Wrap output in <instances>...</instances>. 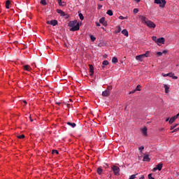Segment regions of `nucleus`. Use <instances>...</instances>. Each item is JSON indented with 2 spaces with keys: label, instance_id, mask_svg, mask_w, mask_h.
<instances>
[{
  "label": "nucleus",
  "instance_id": "obj_1",
  "mask_svg": "<svg viewBox=\"0 0 179 179\" xmlns=\"http://www.w3.org/2000/svg\"><path fill=\"white\" fill-rule=\"evenodd\" d=\"M139 18L141 20V23H143V24H146L148 27H150V29H155L156 27V24H154L153 22L148 20V18L143 15H140Z\"/></svg>",
  "mask_w": 179,
  "mask_h": 179
},
{
  "label": "nucleus",
  "instance_id": "obj_2",
  "mask_svg": "<svg viewBox=\"0 0 179 179\" xmlns=\"http://www.w3.org/2000/svg\"><path fill=\"white\" fill-rule=\"evenodd\" d=\"M69 27H71L70 29L71 31H78V30L80 29L79 22H78V20L70 21L69 22Z\"/></svg>",
  "mask_w": 179,
  "mask_h": 179
},
{
  "label": "nucleus",
  "instance_id": "obj_3",
  "mask_svg": "<svg viewBox=\"0 0 179 179\" xmlns=\"http://www.w3.org/2000/svg\"><path fill=\"white\" fill-rule=\"evenodd\" d=\"M111 90H113V86H108L107 89L102 92V96L103 97H108L110 94Z\"/></svg>",
  "mask_w": 179,
  "mask_h": 179
},
{
  "label": "nucleus",
  "instance_id": "obj_4",
  "mask_svg": "<svg viewBox=\"0 0 179 179\" xmlns=\"http://www.w3.org/2000/svg\"><path fill=\"white\" fill-rule=\"evenodd\" d=\"M155 3L159 5L160 8H164L166 6V0H155Z\"/></svg>",
  "mask_w": 179,
  "mask_h": 179
},
{
  "label": "nucleus",
  "instance_id": "obj_5",
  "mask_svg": "<svg viewBox=\"0 0 179 179\" xmlns=\"http://www.w3.org/2000/svg\"><path fill=\"white\" fill-rule=\"evenodd\" d=\"M111 169H112L115 176H120V167H118L117 166H113L111 167Z\"/></svg>",
  "mask_w": 179,
  "mask_h": 179
},
{
  "label": "nucleus",
  "instance_id": "obj_6",
  "mask_svg": "<svg viewBox=\"0 0 179 179\" xmlns=\"http://www.w3.org/2000/svg\"><path fill=\"white\" fill-rule=\"evenodd\" d=\"M47 24H51V26H57L58 21L57 20L47 21Z\"/></svg>",
  "mask_w": 179,
  "mask_h": 179
},
{
  "label": "nucleus",
  "instance_id": "obj_7",
  "mask_svg": "<svg viewBox=\"0 0 179 179\" xmlns=\"http://www.w3.org/2000/svg\"><path fill=\"white\" fill-rule=\"evenodd\" d=\"M164 41H165L164 38H163V37L162 38H159L157 41V44L158 45H160V44H164Z\"/></svg>",
  "mask_w": 179,
  "mask_h": 179
},
{
  "label": "nucleus",
  "instance_id": "obj_8",
  "mask_svg": "<svg viewBox=\"0 0 179 179\" xmlns=\"http://www.w3.org/2000/svg\"><path fill=\"white\" fill-rule=\"evenodd\" d=\"M90 66V76H93L94 73V68L93 67V65L89 64Z\"/></svg>",
  "mask_w": 179,
  "mask_h": 179
},
{
  "label": "nucleus",
  "instance_id": "obj_9",
  "mask_svg": "<svg viewBox=\"0 0 179 179\" xmlns=\"http://www.w3.org/2000/svg\"><path fill=\"white\" fill-rule=\"evenodd\" d=\"M99 23H101V24H103V26H107V22H106L105 17H101L99 20Z\"/></svg>",
  "mask_w": 179,
  "mask_h": 179
},
{
  "label": "nucleus",
  "instance_id": "obj_10",
  "mask_svg": "<svg viewBox=\"0 0 179 179\" xmlns=\"http://www.w3.org/2000/svg\"><path fill=\"white\" fill-rule=\"evenodd\" d=\"M178 118V115H175L169 120V124H171Z\"/></svg>",
  "mask_w": 179,
  "mask_h": 179
},
{
  "label": "nucleus",
  "instance_id": "obj_11",
  "mask_svg": "<svg viewBox=\"0 0 179 179\" xmlns=\"http://www.w3.org/2000/svg\"><path fill=\"white\" fill-rule=\"evenodd\" d=\"M143 58H145L143 57V55H138V56L136 57V59L137 61H140L141 62H142L143 61Z\"/></svg>",
  "mask_w": 179,
  "mask_h": 179
},
{
  "label": "nucleus",
  "instance_id": "obj_12",
  "mask_svg": "<svg viewBox=\"0 0 179 179\" xmlns=\"http://www.w3.org/2000/svg\"><path fill=\"white\" fill-rule=\"evenodd\" d=\"M141 132H142V134H143V135L145 136H146L148 135V128H146V127L143 128L141 129Z\"/></svg>",
  "mask_w": 179,
  "mask_h": 179
},
{
  "label": "nucleus",
  "instance_id": "obj_13",
  "mask_svg": "<svg viewBox=\"0 0 179 179\" xmlns=\"http://www.w3.org/2000/svg\"><path fill=\"white\" fill-rule=\"evenodd\" d=\"M168 76H169V78H172L173 79H178V77L174 76V73H169Z\"/></svg>",
  "mask_w": 179,
  "mask_h": 179
},
{
  "label": "nucleus",
  "instance_id": "obj_14",
  "mask_svg": "<svg viewBox=\"0 0 179 179\" xmlns=\"http://www.w3.org/2000/svg\"><path fill=\"white\" fill-rule=\"evenodd\" d=\"M23 69H24V71H27L28 72H30L31 67H30V66L29 65H24L23 66Z\"/></svg>",
  "mask_w": 179,
  "mask_h": 179
},
{
  "label": "nucleus",
  "instance_id": "obj_15",
  "mask_svg": "<svg viewBox=\"0 0 179 179\" xmlns=\"http://www.w3.org/2000/svg\"><path fill=\"white\" fill-rule=\"evenodd\" d=\"M156 167H157V169L159 170V171H162V169H163V164L159 163L156 166Z\"/></svg>",
  "mask_w": 179,
  "mask_h": 179
},
{
  "label": "nucleus",
  "instance_id": "obj_16",
  "mask_svg": "<svg viewBox=\"0 0 179 179\" xmlns=\"http://www.w3.org/2000/svg\"><path fill=\"white\" fill-rule=\"evenodd\" d=\"M96 172L99 174V176H101V174H103V169H101V167H99L96 169Z\"/></svg>",
  "mask_w": 179,
  "mask_h": 179
},
{
  "label": "nucleus",
  "instance_id": "obj_17",
  "mask_svg": "<svg viewBox=\"0 0 179 179\" xmlns=\"http://www.w3.org/2000/svg\"><path fill=\"white\" fill-rule=\"evenodd\" d=\"M143 162H150V158H149V155H145L143 159Z\"/></svg>",
  "mask_w": 179,
  "mask_h": 179
},
{
  "label": "nucleus",
  "instance_id": "obj_18",
  "mask_svg": "<svg viewBox=\"0 0 179 179\" xmlns=\"http://www.w3.org/2000/svg\"><path fill=\"white\" fill-rule=\"evenodd\" d=\"M164 88L165 89V93H169L170 92V90H169L170 89V87L167 85H164Z\"/></svg>",
  "mask_w": 179,
  "mask_h": 179
},
{
  "label": "nucleus",
  "instance_id": "obj_19",
  "mask_svg": "<svg viewBox=\"0 0 179 179\" xmlns=\"http://www.w3.org/2000/svg\"><path fill=\"white\" fill-rule=\"evenodd\" d=\"M57 13H59L61 16H64L65 14V12L62 11L61 9H57Z\"/></svg>",
  "mask_w": 179,
  "mask_h": 179
},
{
  "label": "nucleus",
  "instance_id": "obj_20",
  "mask_svg": "<svg viewBox=\"0 0 179 179\" xmlns=\"http://www.w3.org/2000/svg\"><path fill=\"white\" fill-rule=\"evenodd\" d=\"M57 2L59 3V6H65V1L62 2V0H57Z\"/></svg>",
  "mask_w": 179,
  "mask_h": 179
},
{
  "label": "nucleus",
  "instance_id": "obj_21",
  "mask_svg": "<svg viewBox=\"0 0 179 179\" xmlns=\"http://www.w3.org/2000/svg\"><path fill=\"white\" fill-rule=\"evenodd\" d=\"M122 34H124V36H126V37H128L129 34H128V31L127 29H123L122 31Z\"/></svg>",
  "mask_w": 179,
  "mask_h": 179
},
{
  "label": "nucleus",
  "instance_id": "obj_22",
  "mask_svg": "<svg viewBox=\"0 0 179 179\" xmlns=\"http://www.w3.org/2000/svg\"><path fill=\"white\" fill-rule=\"evenodd\" d=\"M67 125H70V127H71L72 128H75V127H76V123H71V122H68Z\"/></svg>",
  "mask_w": 179,
  "mask_h": 179
},
{
  "label": "nucleus",
  "instance_id": "obj_23",
  "mask_svg": "<svg viewBox=\"0 0 179 179\" xmlns=\"http://www.w3.org/2000/svg\"><path fill=\"white\" fill-rule=\"evenodd\" d=\"M78 16H79L80 20H83V19H85V17H83V14H82V13H80V11H78Z\"/></svg>",
  "mask_w": 179,
  "mask_h": 179
},
{
  "label": "nucleus",
  "instance_id": "obj_24",
  "mask_svg": "<svg viewBox=\"0 0 179 179\" xmlns=\"http://www.w3.org/2000/svg\"><path fill=\"white\" fill-rule=\"evenodd\" d=\"M112 62L113 64H117V62H118V59L115 57H113Z\"/></svg>",
  "mask_w": 179,
  "mask_h": 179
},
{
  "label": "nucleus",
  "instance_id": "obj_25",
  "mask_svg": "<svg viewBox=\"0 0 179 179\" xmlns=\"http://www.w3.org/2000/svg\"><path fill=\"white\" fill-rule=\"evenodd\" d=\"M9 5H10V1L9 0H8L6 2V9H9Z\"/></svg>",
  "mask_w": 179,
  "mask_h": 179
},
{
  "label": "nucleus",
  "instance_id": "obj_26",
  "mask_svg": "<svg viewBox=\"0 0 179 179\" xmlns=\"http://www.w3.org/2000/svg\"><path fill=\"white\" fill-rule=\"evenodd\" d=\"M141 87L142 86H141L140 85H137V87L135 89L136 92H141Z\"/></svg>",
  "mask_w": 179,
  "mask_h": 179
},
{
  "label": "nucleus",
  "instance_id": "obj_27",
  "mask_svg": "<svg viewBox=\"0 0 179 179\" xmlns=\"http://www.w3.org/2000/svg\"><path fill=\"white\" fill-rule=\"evenodd\" d=\"M108 64H109V62H108V61H107V60H105V61H103V62H102V65H103V66H107V65H108Z\"/></svg>",
  "mask_w": 179,
  "mask_h": 179
},
{
  "label": "nucleus",
  "instance_id": "obj_28",
  "mask_svg": "<svg viewBox=\"0 0 179 179\" xmlns=\"http://www.w3.org/2000/svg\"><path fill=\"white\" fill-rule=\"evenodd\" d=\"M107 15H108L109 16H113V10H108V11L106 12Z\"/></svg>",
  "mask_w": 179,
  "mask_h": 179
},
{
  "label": "nucleus",
  "instance_id": "obj_29",
  "mask_svg": "<svg viewBox=\"0 0 179 179\" xmlns=\"http://www.w3.org/2000/svg\"><path fill=\"white\" fill-rule=\"evenodd\" d=\"M150 54V52L147 51L145 54H143V57L145 58V57H149V55Z\"/></svg>",
  "mask_w": 179,
  "mask_h": 179
},
{
  "label": "nucleus",
  "instance_id": "obj_30",
  "mask_svg": "<svg viewBox=\"0 0 179 179\" xmlns=\"http://www.w3.org/2000/svg\"><path fill=\"white\" fill-rule=\"evenodd\" d=\"M40 3L41 5L45 6V5H47V1H45V0H41Z\"/></svg>",
  "mask_w": 179,
  "mask_h": 179
},
{
  "label": "nucleus",
  "instance_id": "obj_31",
  "mask_svg": "<svg viewBox=\"0 0 179 179\" xmlns=\"http://www.w3.org/2000/svg\"><path fill=\"white\" fill-rule=\"evenodd\" d=\"M119 19H120V20H125V19H128V16L124 17V16H122V15H120V16L119 17Z\"/></svg>",
  "mask_w": 179,
  "mask_h": 179
},
{
  "label": "nucleus",
  "instance_id": "obj_32",
  "mask_svg": "<svg viewBox=\"0 0 179 179\" xmlns=\"http://www.w3.org/2000/svg\"><path fill=\"white\" fill-rule=\"evenodd\" d=\"M136 176H138V173L134 174V175H131L129 179H135L136 178Z\"/></svg>",
  "mask_w": 179,
  "mask_h": 179
},
{
  "label": "nucleus",
  "instance_id": "obj_33",
  "mask_svg": "<svg viewBox=\"0 0 179 179\" xmlns=\"http://www.w3.org/2000/svg\"><path fill=\"white\" fill-rule=\"evenodd\" d=\"M152 40L153 41H155V43H157V40H158L157 37H156V36H152Z\"/></svg>",
  "mask_w": 179,
  "mask_h": 179
},
{
  "label": "nucleus",
  "instance_id": "obj_34",
  "mask_svg": "<svg viewBox=\"0 0 179 179\" xmlns=\"http://www.w3.org/2000/svg\"><path fill=\"white\" fill-rule=\"evenodd\" d=\"M90 39L92 41H96V37H94V36L91 35L90 36Z\"/></svg>",
  "mask_w": 179,
  "mask_h": 179
},
{
  "label": "nucleus",
  "instance_id": "obj_35",
  "mask_svg": "<svg viewBox=\"0 0 179 179\" xmlns=\"http://www.w3.org/2000/svg\"><path fill=\"white\" fill-rule=\"evenodd\" d=\"M17 138H18V139H24V135L22 134V135L17 136Z\"/></svg>",
  "mask_w": 179,
  "mask_h": 179
},
{
  "label": "nucleus",
  "instance_id": "obj_36",
  "mask_svg": "<svg viewBox=\"0 0 179 179\" xmlns=\"http://www.w3.org/2000/svg\"><path fill=\"white\" fill-rule=\"evenodd\" d=\"M52 155H55V153H56V155H58L59 152L57 150H52Z\"/></svg>",
  "mask_w": 179,
  "mask_h": 179
},
{
  "label": "nucleus",
  "instance_id": "obj_37",
  "mask_svg": "<svg viewBox=\"0 0 179 179\" xmlns=\"http://www.w3.org/2000/svg\"><path fill=\"white\" fill-rule=\"evenodd\" d=\"M162 55H163V52H157V57H162Z\"/></svg>",
  "mask_w": 179,
  "mask_h": 179
},
{
  "label": "nucleus",
  "instance_id": "obj_38",
  "mask_svg": "<svg viewBox=\"0 0 179 179\" xmlns=\"http://www.w3.org/2000/svg\"><path fill=\"white\" fill-rule=\"evenodd\" d=\"M178 131H179V127L173 129L172 131H171V134H174V132H178Z\"/></svg>",
  "mask_w": 179,
  "mask_h": 179
},
{
  "label": "nucleus",
  "instance_id": "obj_39",
  "mask_svg": "<svg viewBox=\"0 0 179 179\" xmlns=\"http://www.w3.org/2000/svg\"><path fill=\"white\" fill-rule=\"evenodd\" d=\"M63 17H65V19H68L69 17V15L64 13Z\"/></svg>",
  "mask_w": 179,
  "mask_h": 179
},
{
  "label": "nucleus",
  "instance_id": "obj_40",
  "mask_svg": "<svg viewBox=\"0 0 179 179\" xmlns=\"http://www.w3.org/2000/svg\"><path fill=\"white\" fill-rule=\"evenodd\" d=\"M121 31V27H117V30L116 31V33H120Z\"/></svg>",
  "mask_w": 179,
  "mask_h": 179
},
{
  "label": "nucleus",
  "instance_id": "obj_41",
  "mask_svg": "<svg viewBox=\"0 0 179 179\" xmlns=\"http://www.w3.org/2000/svg\"><path fill=\"white\" fill-rule=\"evenodd\" d=\"M177 125L178 124L171 126V128H170L171 131H173V129H174V128H176V127H177Z\"/></svg>",
  "mask_w": 179,
  "mask_h": 179
},
{
  "label": "nucleus",
  "instance_id": "obj_42",
  "mask_svg": "<svg viewBox=\"0 0 179 179\" xmlns=\"http://www.w3.org/2000/svg\"><path fill=\"white\" fill-rule=\"evenodd\" d=\"M138 12H139V10H138V8H134V14L138 13Z\"/></svg>",
  "mask_w": 179,
  "mask_h": 179
},
{
  "label": "nucleus",
  "instance_id": "obj_43",
  "mask_svg": "<svg viewBox=\"0 0 179 179\" xmlns=\"http://www.w3.org/2000/svg\"><path fill=\"white\" fill-rule=\"evenodd\" d=\"M148 179H155V178L152 176V173L148 174Z\"/></svg>",
  "mask_w": 179,
  "mask_h": 179
},
{
  "label": "nucleus",
  "instance_id": "obj_44",
  "mask_svg": "<svg viewBox=\"0 0 179 179\" xmlns=\"http://www.w3.org/2000/svg\"><path fill=\"white\" fill-rule=\"evenodd\" d=\"M138 149H139L140 152H142L143 150V149H145V147L141 146Z\"/></svg>",
  "mask_w": 179,
  "mask_h": 179
},
{
  "label": "nucleus",
  "instance_id": "obj_45",
  "mask_svg": "<svg viewBox=\"0 0 179 179\" xmlns=\"http://www.w3.org/2000/svg\"><path fill=\"white\" fill-rule=\"evenodd\" d=\"M162 76H164V78H166V76H169V73L165 74L162 73Z\"/></svg>",
  "mask_w": 179,
  "mask_h": 179
},
{
  "label": "nucleus",
  "instance_id": "obj_46",
  "mask_svg": "<svg viewBox=\"0 0 179 179\" xmlns=\"http://www.w3.org/2000/svg\"><path fill=\"white\" fill-rule=\"evenodd\" d=\"M101 8H103V5L98 4V9H101Z\"/></svg>",
  "mask_w": 179,
  "mask_h": 179
},
{
  "label": "nucleus",
  "instance_id": "obj_47",
  "mask_svg": "<svg viewBox=\"0 0 179 179\" xmlns=\"http://www.w3.org/2000/svg\"><path fill=\"white\" fill-rule=\"evenodd\" d=\"M135 92H136V90H133V91H131V92H129V94H132L135 93Z\"/></svg>",
  "mask_w": 179,
  "mask_h": 179
},
{
  "label": "nucleus",
  "instance_id": "obj_48",
  "mask_svg": "<svg viewBox=\"0 0 179 179\" xmlns=\"http://www.w3.org/2000/svg\"><path fill=\"white\" fill-rule=\"evenodd\" d=\"M168 52L167 50H164V51H162V54H166Z\"/></svg>",
  "mask_w": 179,
  "mask_h": 179
},
{
  "label": "nucleus",
  "instance_id": "obj_49",
  "mask_svg": "<svg viewBox=\"0 0 179 179\" xmlns=\"http://www.w3.org/2000/svg\"><path fill=\"white\" fill-rule=\"evenodd\" d=\"M29 118L31 122H33V119H31V115H29Z\"/></svg>",
  "mask_w": 179,
  "mask_h": 179
},
{
  "label": "nucleus",
  "instance_id": "obj_50",
  "mask_svg": "<svg viewBox=\"0 0 179 179\" xmlns=\"http://www.w3.org/2000/svg\"><path fill=\"white\" fill-rule=\"evenodd\" d=\"M138 179H145V176H141Z\"/></svg>",
  "mask_w": 179,
  "mask_h": 179
},
{
  "label": "nucleus",
  "instance_id": "obj_51",
  "mask_svg": "<svg viewBox=\"0 0 179 179\" xmlns=\"http://www.w3.org/2000/svg\"><path fill=\"white\" fill-rule=\"evenodd\" d=\"M96 26H97L98 27H100V23L96 22Z\"/></svg>",
  "mask_w": 179,
  "mask_h": 179
},
{
  "label": "nucleus",
  "instance_id": "obj_52",
  "mask_svg": "<svg viewBox=\"0 0 179 179\" xmlns=\"http://www.w3.org/2000/svg\"><path fill=\"white\" fill-rule=\"evenodd\" d=\"M157 170V166L153 169V171H156Z\"/></svg>",
  "mask_w": 179,
  "mask_h": 179
},
{
  "label": "nucleus",
  "instance_id": "obj_53",
  "mask_svg": "<svg viewBox=\"0 0 179 179\" xmlns=\"http://www.w3.org/2000/svg\"><path fill=\"white\" fill-rule=\"evenodd\" d=\"M136 2H137V3H139V2H141V0H134Z\"/></svg>",
  "mask_w": 179,
  "mask_h": 179
},
{
  "label": "nucleus",
  "instance_id": "obj_54",
  "mask_svg": "<svg viewBox=\"0 0 179 179\" xmlns=\"http://www.w3.org/2000/svg\"><path fill=\"white\" fill-rule=\"evenodd\" d=\"M56 104H57L58 106H59L61 104L60 102H56Z\"/></svg>",
  "mask_w": 179,
  "mask_h": 179
},
{
  "label": "nucleus",
  "instance_id": "obj_55",
  "mask_svg": "<svg viewBox=\"0 0 179 179\" xmlns=\"http://www.w3.org/2000/svg\"><path fill=\"white\" fill-rule=\"evenodd\" d=\"M23 103H24V104H27V101H23Z\"/></svg>",
  "mask_w": 179,
  "mask_h": 179
},
{
  "label": "nucleus",
  "instance_id": "obj_56",
  "mask_svg": "<svg viewBox=\"0 0 179 179\" xmlns=\"http://www.w3.org/2000/svg\"><path fill=\"white\" fill-rule=\"evenodd\" d=\"M169 120H170L169 118H167V119L166 120V122H167V121H169Z\"/></svg>",
  "mask_w": 179,
  "mask_h": 179
},
{
  "label": "nucleus",
  "instance_id": "obj_57",
  "mask_svg": "<svg viewBox=\"0 0 179 179\" xmlns=\"http://www.w3.org/2000/svg\"><path fill=\"white\" fill-rule=\"evenodd\" d=\"M99 1H104V0H99Z\"/></svg>",
  "mask_w": 179,
  "mask_h": 179
}]
</instances>
